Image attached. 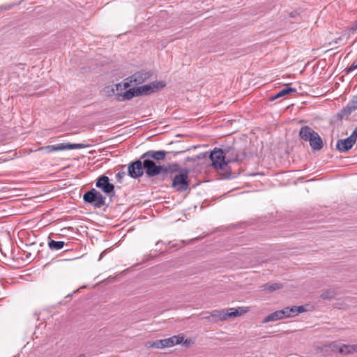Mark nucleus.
I'll return each mask as SVG.
<instances>
[{
    "label": "nucleus",
    "instance_id": "nucleus-1",
    "mask_svg": "<svg viewBox=\"0 0 357 357\" xmlns=\"http://www.w3.org/2000/svg\"><path fill=\"white\" fill-rule=\"evenodd\" d=\"M143 167L148 177H154L159 174H162L165 178L169 174L175 173L180 170V166L178 164H172L167 166L157 165L153 160H142Z\"/></svg>",
    "mask_w": 357,
    "mask_h": 357
},
{
    "label": "nucleus",
    "instance_id": "nucleus-2",
    "mask_svg": "<svg viewBox=\"0 0 357 357\" xmlns=\"http://www.w3.org/2000/svg\"><path fill=\"white\" fill-rule=\"evenodd\" d=\"M209 158L212 162L211 165L214 169L220 172L225 178L229 177L231 175V169L227 165L225 150L215 148L211 152Z\"/></svg>",
    "mask_w": 357,
    "mask_h": 357
},
{
    "label": "nucleus",
    "instance_id": "nucleus-3",
    "mask_svg": "<svg viewBox=\"0 0 357 357\" xmlns=\"http://www.w3.org/2000/svg\"><path fill=\"white\" fill-rule=\"evenodd\" d=\"M299 137L305 142H309L310 146L313 151H319L323 148L324 143L322 139L310 127L302 126L299 131Z\"/></svg>",
    "mask_w": 357,
    "mask_h": 357
},
{
    "label": "nucleus",
    "instance_id": "nucleus-4",
    "mask_svg": "<svg viewBox=\"0 0 357 357\" xmlns=\"http://www.w3.org/2000/svg\"><path fill=\"white\" fill-rule=\"evenodd\" d=\"M151 73L144 70L138 71L125 79L124 82L116 84L115 87L116 91L122 90V87L126 89L131 84L138 85L142 84L151 77Z\"/></svg>",
    "mask_w": 357,
    "mask_h": 357
},
{
    "label": "nucleus",
    "instance_id": "nucleus-5",
    "mask_svg": "<svg viewBox=\"0 0 357 357\" xmlns=\"http://www.w3.org/2000/svg\"><path fill=\"white\" fill-rule=\"evenodd\" d=\"M84 202L91 204L95 208H101L105 205V197L98 190L93 188L83 195Z\"/></svg>",
    "mask_w": 357,
    "mask_h": 357
},
{
    "label": "nucleus",
    "instance_id": "nucleus-6",
    "mask_svg": "<svg viewBox=\"0 0 357 357\" xmlns=\"http://www.w3.org/2000/svg\"><path fill=\"white\" fill-rule=\"evenodd\" d=\"M189 185L188 173L187 171L175 175L173 177L172 187L178 192L185 191Z\"/></svg>",
    "mask_w": 357,
    "mask_h": 357
},
{
    "label": "nucleus",
    "instance_id": "nucleus-7",
    "mask_svg": "<svg viewBox=\"0 0 357 357\" xmlns=\"http://www.w3.org/2000/svg\"><path fill=\"white\" fill-rule=\"evenodd\" d=\"M165 86V83L162 81H155L148 84L137 86V91L138 96L144 95H149Z\"/></svg>",
    "mask_w": 357,
    "mask_h": 357
},
{
    "label": "nucleus",
    "instance_id": "nucleus-8",
    "mask_svg": "<svg viewBox=\"0 0 357 357\" xmlns=\"http://www.w3.org/2000/svg\"><path fill=\"white\" fill-rule=\"evenodd\" d=\"M85 145L83 144H59L55 145H49L45 147L40 148V150H43L46 153H50L53 151H64V150H70V149H77L84 148Z\"/></svg>",
    "mask_w": 357,
    "mask_h": 357
},
{
    "label": "nucleus",
    "instance_id": "nucleus-9",
    "mask_svg": "<svg viewBox=\"0 0 357 357\" xmlns=\"http://www.w3.org/2000/svg\"><path fill=\"white\" fill-rule=\"evenodd\" d=\"M143 161H141V160H135L128 165V175L133 178H137L143 175Z\"/></svg>",
    "mask_w": 357,
    "mask_h": 357
},
{
    "label": "nucleus",
    "instance_id": "nucleus-10",
    "mask_svg": "<svg viewBox=\"0 0 357 357\" xmlns=\"http://www.w3.org/2000/svg\"><path fill=\"white\" fill-rule=\"evenodd\" d=\"M96 185L106 194L114 192V185L109 182V177L105 175H102L98 178Z\"/></svg>",
    "mask_w": 357,
    "mask_h": 357
},
{
    "label": "nucleus",
    "instance_id": "nucleus-11",
    "mask_svg": "<svg viewBox=\"0 0 357 357\" xmlns=\"http://www.w3.org/2000/svg\"><path fill=\"white\" fill-rule=\"evenodd\" d=\"M356 141V135H351L344 139H338L336 144V149L340 152L349 151Z\"/></svg>",
    "mask_w": 357,
    "mask_h": 357
},
{
    "label": "nucleus",
    "instance_id": "nucleus-12",
    "mask_svg": "<svg viewBox=\"0 0 357 357\" xmlns=\"http://www.w3.org/2000/svg\"><path fill=\"white\" fill-rule=\"evenodd\" d=\"M167 152L163 150L153 151L150 150L144 153L141 157V160H155L156 161H162L165 159Z\"/></svg>",
    "mask_w": 357,
    "mask_h": 357
},
{
    "label": "nucleus",
    "instance_id": "nucleus-13",
    "mask_svg": "<svg viewBox=\"0 0 357 357\" xmlns=\"http://www.w3.org/2000/svg\"><path fill=\"white\" fill-rule=\"evenodd\" d=\"M183 340L184 336L183 335H174L169 338L162 339L161 340L162 349L178 344L183 342Z\"/></svg>",
    "mask_w": 357,
    "mask_h": 357
},
{
    "label": "nucleus",
    "instance_id": "nucleus-14",
    "mask_svg": "<svg viewBox=\"0 0 357 357\" xmlns=\"http://www.w3.org/2000/svg\"><path fill=\"white\" fill-rule=\"evenodd\" d=\"M210 317L214 318L215 321H225L229 318L228 309L222 310H213L211 312Z\"/></svg>",
    "mask_w": 357,
    "mask_h": 357
},
{
    "label": "nucleus",
    "instance_id": "nucleus-15",
    "mask_svg": "<svg viewBox=\"0 0 357 357\" xmlns=\"http://www.w3.org/2000/svg\"><path fill=\"white\" fill-rule=\"evenodd\" d=\"M225 150L227 165L230 162H236L238 160V154L233 148H227Z\"/></svg>",
    "mask_w": 357,
    "mask_h": 357
},
{
    "label": "nucleus",
    "instance_id": "nucleus-16",
    "mask_svg": "<svg viewBox=\"0 0 357 357\" xmlns=\"http://www.w3.org/2000/svg\"><path fill=\"white\" fill-rule=\"evenodd\" d=\"M135 96H138L137 88L130 89L123 93L119 94L117 99L120 101H124L127 100H130Z\"/></svg>",
    "mask_w": 357,
    "mask_h": 357
},
{
    "label": "nucleus",
    "instance_id": "nucleus-17",
    "mask_svg": "<svg viewBox=\"0 0 357 357\" xmlns=\"http://www.w3.org/2000/svg\"><path fill=\"white\" fill-rule=\"evenodd\" d=\"M296 91V89L295 88H291V87H285L283 89L280 90L279 92H278L276 94H275L274 96H271L270 98H269V100L271 101H273L279 98H281L282 96H287V95H289L290 93H295Z\"/></svg>",
    "mask_w": 357,
    "mask_h": 357
},
{
    "label": "nucleus",
    "instance_id": "nucleus-18",
    "mask_svg": "<svg viewBox=\"0 0 357 357\" xmlns=\"http://www.w3.org/2000/svg\"><path fill=\"white\" fill-rule=\"evenodd\" d=\"M229 310V317H236L238 316H241L247 312H248V307H239L238 308H228Z\"/></svg>",
    "mask_w": 357,
    "mask_h": 357
},
{
    "label": "nucleus",
    "instance_id": "nucleus-19",
    "mask_svg": "<svg viewBox=\"0 0 357 357\" xmlns=\"http://www.w3.org/2000/svg\"><path fill=\"white\" fill-rule=\"evenodd\" d=\"M339 353L344 354H350L357 352V344H343L338 349Z\"/></svg>",
    "mask_w": 357,
    "mask_h": 357
},
{
    "label": "nucleus",
    "instance_id": "nucleus-20",
    "mask_svg": "<svg viewBox=\"0 0 357 357\" xmlns=\"http://www.w3.org/2000/svg\"><path fill=\"white\" fill-rule=\"evenodd\" d=\"M282 319L280 312L278 310L271 313L268 316H266L262 321L263 324H266L270 321H275L277 320Z\"/></svg>",
    "mask_w": 357,
    "mask_h": 357
},
{
    "label": "nucleus",
    "instance_id": "nucleus-21",
    "mask_svg": "<svg viewBox=\"0 0 357 357\" xmlns=\"http://www.w3.org/2000/svg\"><path fill=\"white\" fill-rule=\"evenodd\" d=\"M282 285L279 283L264 284L260 287L261 290H268L270 292L281 289Z\"/></svg>",
    "mask_w": 357,
    "mask_h": 357
},
{
    "label": "nucleus",
    "instance_id": "nucleus-22",
    "mask_svg": "<svg viewBox=\"0 0 357 357\" xmlns=\"http://www.w3.org/2000/svg\"><path fill=\"white\" fill-rule=\"evenodd\" d=\"M291 317H295L301 312H304L305 309L303 306L287 307Z\"/></svg>",
    "mask_w": 357,
    "mask_h": 357
},
{
    "label": "nucleus",
    "instance_id": "nucleus-23",
    "mask_svg": "<svg viewBox=\"0 0 357 357\" xmlns=\"http://www.w3.org/2000/svg\"><path fill=\"white\" fill-rule=\"evenodd\" d=\"M65 243L63 241H56L51 240L48 243V246L51 250H59L63 248Z\"/></svg>",
    "mask_w": 357,
    "mask_h": 357
},
{
    "label": "nucleus",
    "instance_id": "nucleus-24",
    "mask_svg": "<svg viewBox=\"0 0 357 357\" xmlns=\"http://www.w3.org/2000/svg\"><path fill=\"white\" fill-rule=\"evenodd\" d=\"M337 294V291L335 289H330L324 291L321 294V298L323 299H331L335 297Z\"/></svg>",
    "mask_w": 357,
    "mask_h": 357
},
{
    "label": "nucleus",
    "instance_id": "nucleus-25",
    "mask_svg": "<svg viewBox=\"0 0 357 357\" xmlns=\"http://www.w3.org/2000/svg\"><path fill=\"white\" fill-rule=\"evenodd\" d=\"M345 109L348 110L349 113L357 109V95L349 102Z\"/></svg>",
    "mask_w": 357,
    "mask_h": 357
},
{
    "label": "nucleus",
    "instance_id": "nucleus-26",
    "mask_svg": "<svg viewBox=\"0 0 357 357\" xmlns=\"http://www.w3.org/2000/svg\"><path fill=\"white\" fill-rule=\"evenodd\" d=\"M356 30H357V20L355 22L354 25H352L349 28H348V29H347L348 33H347V36H346V39H348L349 37V35L351 33H354Z\"/></svg>",
    "mask_w": 357,
    "mask_h": 357
},
{
    "label": "nucleus",
    "instance_id": "nucleus-27",
    "mask_svg": "<svg viewBox=\"0 0 357 357\" xmlns=\"http://www.w3.org/2000/svg\"><path fill=\"white\" fill-rule=\"evenodd\" d=\"M278 311L280 312L282 319L291 317L287 307Z\"/></svg>",
    "mask_w": 357,
    "mask_h": 357
},
{
    "label": "nucleus",
    "instance_id": "nucleus-28",
    "mask_svg": "<svg viewBox=\"0 0 357 357\" xmlns=\"http://www.w3.org/2000/svg\"><path fill=\"white\" fill-rule=\"evenodd\" d=\"M126 172H123V171L119 172L116 174V181L119 182V183H121L122 182V179L126 176Z\"/></svg>",
    "mask_w": 357,
    "mask_h": 357
},
{
    "label": "nucleus",
    "instance_id": "nucleus-29",
    "mask_svg": "<svg viewBox=\"0 0 357 357\" xmlns=\"http://www.w3.org/2000/svg\"><path fill=\"white\" fill-rule=\"evenodd\" d=\"M357 68V63H353L352 65L346 69L347 74L351 73L353 70Z\"/></svg>",
    "mask_w": 357,
    "mask_h": 357
},
{
    "label": "nucleus",
    "instance_id": "nucleus-30",
    "mask_svg": "<svg viewBox=\"0 0 357 357\" xmlns=\"http://www.w3.org/2000/svg\"><path fill=\"white\" fill-rule=\"evenodd\" d=\"M153 343H154V348L162 349L161 340H158L153 341Z\"/></svg>",
    "mask_w": 357,
    "mask_h": 357
},
{
    "label": "nucleus",
    "instance_id": "nucleus-31",
    "mask_svg": "<svg viewBox=\"0 0 357 357\" xmlns=\"http://www.w3.org/2000/svg\"><path fill=\"white\" fill-rule=\"evenodd\" d=\"M146 347L147 348H154L153 341H152V342H147L146 344Z\"/></svg>",
    "mask_w": 357,
    "mask_h": 357
},
{
    "label": "nucleus",
    "instance_id": "nucleus-32",
    "mask_svg": "<svg viewBox=\"0 0 357 357\" xmlns=\"http://www.w3.org/2000/svg\"><path fill=\"white\" fill-rule=\"evenodd\" d=\"M345 35H346V34H344V35H342L341 37H340V38H338L335 39V41H334V43H338V40H342V38L343 37H344V36H345Z\"/></svg>",
    "mask_w": 357,
    "mask_h": 357
},
{
    "label": "nucleus",
    "instance_id": "nucleus-33",
    "mask_svg": "<svg viewBox=\"0 0 357 357\" xmlns=\"http://www.w3.org/2000/svg\"><path fill=\"white\" fill-rule=\"evenodd\" d=\"M107 250H104L103 252H101V254L100 255V257H99V261L101 260V259L102 258L103 255L105 254Z\"/></svg>",
    "mask_w": 357,
    "mask_h": 357
},
{
    "label": "nucleus",
    "instance_id": "nucleus-34",
    "mask_svg": "<svg viewBox=\"0 0 357 357\" xmlns=\"http://www.w3.org/2000/svg\"><path fill=\"white\" fill-rule=\"evenodd\" d=\"M190 343V340H185L183 342V344L185 345H188Z\"/></svg>",
    "mask_w": 357,
    "mask_h": 357
},
{
    "label": "nucleus",
    "instance_id": "nucleus-35",
    "mask_svg": "<svg viewBox=\"0 0 357 357\" xmlns=\"http://www.w3.org/2000/svg\"><path fill=\"white\" fill-rule=\"evenodd\" d=\"M296 13L291 12V13L289 14V17H294L296 16Z\"/></svg>",
    "mask_w": 357,
    "mask_h": 357
},
{
    "label": "nucleus",
    "instance_id": "nucleus-36",
    "mask_svg": "<svg viewBox=\"0 0 357 357\" xmlns=\"http://www.w3.org/2000/svg\"><path fill=\"white\" fill-rule=\"evenodd\" d=\"M351 135H356V137H357V128L354 130V131L353 132V133Z\"/></svg>",
    "mask_w": 357,
    "mask_h": 357
},
{
    "label": "nucleus",
    "instance_id": "nucleus-37",
    "mask_svg": "<svg viewBox=\"0 0 357 357\" xmlns=\"http://www.w3.org/2000/svg\"><path fill=\"white\" fill-rule=\"evenodd\" d=\"M346 305H340L338 306L339 308H346Z\"/></svg>",
    "mask_w": 357,
    "mask_h": 357
},
{
    "label": "nucleus",
    "instance_id": "nucleus-38",
    "mask_svg": "<svg viewBox=\"0 0 357 357\" xmlns=\"http://www.w3.org/2000/svg\"><path fill=\"white\" fill-rule=\"evenodd\" d=\"M77 357H86V356H85V354H79Z\"/></svg>",
    "mask_w": 357,
    "mask_h": 357
},
{
    "label": "nucleus",
    "instance_id": "nucleus-39",
    "mask_svg": "<svg viewBox=\"0 0 357 357\" xmlns=\"http://www.w3.org/2000/svg\"><path fill=\"white\" fill-rule=\"evenodd\" d=\"M346 300H347V301H351V298H350V297H347V298H346Z\"/></svg>",
    "mask_w": 357,
    "mask_h": 357
}]
</instances>
